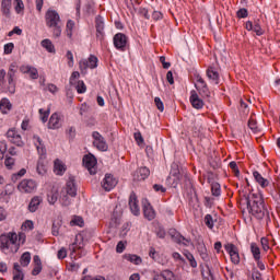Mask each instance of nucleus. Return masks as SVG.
Masks as SVG:
<instances>
[{
	"label": "nucleus",
	"mask_w": 280,
	"mask_h": 280,
	"mask_svg": "<svg viewBox=\"0 0 280 280\" xmlns=\"http://www.w3.org/2000/svg\"><path fill=\"white\" fill-rule=\"evenodd\" d=\"M92 137L94 139L93 141L94 148L98 149L101 152H106V150H108V144L106 143V140L104 139V137L100 135V132L94 131L92 133Z\"/></svg>",
	"instance_id": "nucleus-7"
},
{
	"label": "nucleus",
	"mask_w": 280,
	"mask_h": 280,
	"mask_svg": "<svg viewBox=\"0 0 280 280\" xmlns=\"http://www.w3.org/2000/svg\"><path fill=\"white\" fill-rule=\"evenodd\" d=\"M190 104L192 108H196L197 110H200V108H203L205 106V101L200 98L198 93L196 91L190 92Z\"/></svg>",
	"instance_id": "nucleus-14"
},
{
	"label": "nucleus",
	"mask_w": 280,
	"mask_h": 280,
	"mask_svg": "<svg viewBox=\"0 0 280 280\" xmlns=\"http://www.w3.org/2000/svg\"><path fill=\"white\" fill-rule=\"evenodd\" d=\"M129 207L133 215H139L141 210L139 209V201L137 200V195L132 192L129 197Z\"/></svg>",
	"instance_id": "nucleus-18"
},
{
	"label": "nucleus",
	"mask_w": 280,
	"mask_h": 280,
	"mask_svg": "<svg viewBox=\"0 0 280 280\" xmlns=\"http://www.w3.org/2000/svg\"><path fill=\"white\" fill-rule=\"evenodd\" d=\"M260 244H261L264 250H270V245H268V238L262 237L260 240Z\"/></svg>",
	"instance_id": "nucleus-56"
},
{
	"label": "nucleus",
	"mask_w": 280,
	"mask_h": 280,
	"mask_svg": "<svg viewBox=\"0 0 280 280\" xmlns=\"http://www.w3.org/2000/svg\"><path fill=\"white\" fill-rule=\"evenodd\" d=\"M13 49H14V44L9 43L4 45V54H12Z\"/></svg>",
	"instance_id": "nucleus-59"
},
{
	"label": "nucleus",
	"mask_w": 280,
	"mask_h": 280,
	"mask_svg": "<svg viewBox=\"0 0 280 280\" xmlns=\"http://www.w3.org/2000/svg\"><path fill=\"white\" fill-rule=\"evenodd\" d=\"M42 47H44V49L49 54H56V47L49 39L42 40Z\"/></svg>",
	"instance_id": "nucleus-33"
},
{
	"label": "nucleus",
	"mask_w": 280,
	"mask_h": 280,
	"mask_svg": "<svg viewBox=\"0 0 280 280\" xmlns=\"http://www.w3.org/2000/svg\"><path fill=\"white\" fill-rule=\"evenodd\" d=\"M48 202L49 205H56L58 202V192H50L48 195Z\"/></svg>",
	"instance_id": "nucleus-45"
},
{
	"label": "nucleus",
	"mask_w": 280,
	"mask_h": 280,
	"mask_svg": "<svg viewBox=\"0 0 280 280\" xmlns=\"http://www.w3.org/2000/svg\"><path fill=\"white\" fill-rule=\"evenodd\" d=\"M22 229H28V231H32V229H34V222L32 221H25L23 224H22Z\"/></svg>",
	"instance_id": "nucleus-60"
},
{
	"label": "nucleus",
	"mask_w": 280,
	"mask_h": 280,
	"mask_svg": "<svg viewBox=\"0 0 280 280\" xmlns=\"http://www.w3.org/2000/svg\"><path fill=\"white\" fill-rule=\"evenodd\" d=\"M10 10H12V0H2L1 11L4 16H10Z\"/></svg>",
	"instance_id": "nucleus-28"
},
{
	"label": "nucleus",
	"mask_w": 280,
	"mask_h": 280,
	"mask_svg": "<svg viewBox=\"0 0 280 280\" xmlns=\"http://www.w3.org/2000/svg\"><path fill=\"white\" fill-rule=\"evenodd\" d=\"M142 209H143L144 218H147V220H154V218H156V213L154 212V209L148 202V200L142 201Z\"/></svg>",
	"instance_id": "nucleus-15"
},
{
	"label": "nucleus",
	"mask_w": 280,
	"mask_h": 280,
	"mask_svg": "<svg viewBox=\"0 0 280 280\" xmlns=\"http://www.w3.org/2000/svg\"><path fill=\"white\" fill-rule=\"evenodd\" d=\"M26 235L23 232L16 234V232H8L0 235V250L4 255H14L19 253V248L25 244Z\"/></svg>",
	"instance_id": "nucleus-1"
},
{
	"label": "nucleus",
	"mask_w": 280,
	"mask_h": 280,
	"mask_svg": "<svg viewBox=\"0 0 280 280\" xmlns=\"http://www.w3.org/2000/svg\"><path fill=\"white\" fill-rule=\"evenodd\" d=\"M0 110L3 113V115H7V113H10L12 110V103H10V100L2 98L0 101Z\"/></svg>",
	"instance_id": "nucleus-25"
},
{
	"label": "nucleus",
	"mask_w": 280,
	"mask_h": 280,
	"mask_svg": "<svg viewBox=\"0 0 280 280\" xmlns=\"http://www.w3.org/2000/svg\"><path fill=\"white\" fill-rule=\"evenodd\" d=\"M62 226V218L58 217L54 222H52V230L51 233L55 236L60 235V228Z\"/></svg>",
	"instance_id": "nucleus-26"
},
{
	"label": "nucleus",
	"mask_w": 280,
	"mask_h": 280,
	"mask_svg": "<svg viewBox=\"0 0 280 280\" xmlns=\"http://www.w3.org/2000/svg\"><path fill=\"white\" fill-rule=\"evenodd\" d=\"M14 2H15V12L18 14H21V12L25 10V4H23V0H14Z\"/></svg>",
	"instance_id": "nucleus-41"
},
{
	"label": "nucleus",
	"mask_w": 280,
	"mask_h": 280,
	"mask_svg": "<svg viewBox=\"0 0 280 280\" xmlns=\"http://www.w3.org/2000/svg\"><path fill=\"white\" fill-rule=\"evenodd\" d=\"M15 73H16V66H14V63H12L9 68L8 79H14Z\"/></svg>",
	"instance_id": "nucleus-53"
},
{
	"label": "nucleus",
	"mask_w": 280,
	"mask_h": 280,
	"mask_svg": "<svg viewBox=\"0 0 280 280\" xmlns=\"http://www.w3.org/2000/svg\"><path fill=\"white\" fill-rule=\"evenodd\" d=\"M128 43V37L125 34L118 33L114 36V45L116 49H124Z\"/></svg>",
	"instance_id": "nucleus-16"
},
{
	"label": "nucleus",
	"mask_w": 280,
	"mask_h": 280,
	"mask_svg": "<svg viewBox=\"0 0 280 280\" xmlns=\"http://www.w3.org/2000/svg\"><path fill=\"white\" fill-rule=\"evenodd\" d=\"M7 137L10 143H13L19 148L23 145V138L21 137V133L16 129H9L7 132Z\"/></svg>",
	"instance_id": "nucleus-9"
},
{
	"label": "nucleus",
	"mask_w": 280,
	"mask_h": 280,
	"mask_svg": "<svg viewBox=\"0 0 280 280\" xmlns=\"http://www.w3.org/2000/svg\"><path fill=\"white\" fill-rule=\"evenodd\" d=\"M124 259L127 261H130L131 264H135L136 266H139L141 264V257L132 254H126L124 255Z\"/></svg>",
	"instance_id": "nucleus-32"
},
{
	"label": "nucleus",
	"mask_w": 280,
	"mask_h": 280,
	"mask_svg": "<svg viewBox=\"0 0 280 280\" xmlns=\"http://www.w3.org/2000/svg\"><path fill=\"white\" fill-rule=\"evenodd\" d=\"M253 31L257 36H261L264 34V30H261V26L259 24H255Z\"/></svg>",
	"instance_id": "nucleus-58"
},
{
	"label": "nucleus",
	"mask_w": 280,
	"mask_h": 280,
	"mask_svg": "<svg viewBox=\"0 0 280 280\" xmlns=\"http://www.w3.org/2000/svg\"><path fill=\"white\" fill-rule=\"evenodd\" d=\"M62 117L58 113H54L48 121V128L50 130H58V128H62V122H61Z\"/></svg>",
	"instance_id": "nucleus-13"
},
{
	"label": "nucleus",
	"mask_w": 280,
	"mask_h": 280,
	"mask_svg": "<svg viewBox=\"0 0 280 280\" xmlns=\"http://www.w3.org/2000/svg\"><path fill=\"white\" fill-rule=\"evenodd\" d=\"M175 242H177V244H184V246H189L190 241L185 238L183 235L178 234L175 237Z\"/></svg>",
	"instance_id": "nucleus-42"
},
{
	"label": "nucleus",
	"mask_w": 280,
	"mask_h": 280,
	"mask_svg": "<svg viewBox=\"0 0 280 280\" xmlns=\"http://www.w3.org/2000/svg\"><path fill=\"white\" fill-rule=\"evenodd\" d=\"M33 139L37 148V152L40 155L36 167L37 174H39V176H45V174H47V164H45V160L43 159V156L47 154V150L45 149V145L43 144V140L40 139V137L34 136Z\"/></svg>",
	"instance_id": "nucleus-4"
},
{
	"label": "nucleus",
	"mask_w": 280,
	"mask_h": 280,
	"mask_svg": "<svg viewBox=\"0 0 280 280\" xmlns=\"http://www.w3.org/2000/svg\"><path fill=\"white\" fill-rule=\"evenodd\" d=\"M185 178V175L180 174V171L178 168H173L171 172V175L168 177V182L172 185V187H178L180 185V180Z\"/></svg>",
	"instance_id": "nucleus-12"
},
{
	"label": "nucleus",
	"mask_w": 280,
	"mask_h": 280,
	"mask_svg": "<svg viewBox=\"0 0 280 280\" xmlns=\"http://www.w3.org/2000/svg\"><path fill=\"white\" fill-rule=\"evenodd\" d=\"M46 25L52 30V36L55 38H60L62 34V22L60 21V15L55 10H48L46 12Z\"/></svg>",
	"instance_id": "nucleus-3"
},
{
	"label": "nucleus",
	"mask_w": 280,
	"mask_h": 280,
	"mask_svg": "<svg viewBox=\"0 0 280 280\" xmlns=\"http://www.w3.org/2000/svg\"><path fill=\"white\" fill-rule=\"evenodd\" d=\"M153 189L158 194H165V191H167V189L165 187H163V185H161V184H154Z\"/></svg>",
	"instance_id": "nucleus-50"
},
{
	"label": "nucleus",
	"mask_w": 280,
	"mask_h": 280,
	"mask_svg": "<svg viewBox=\"0 0 280 280\" xmlns=\"http://www.w3.org/2000/svg\"><path fill=\"white\" fill-rule=\"evenodd\" d=\"M73 27H75V23L69 20L66 25V34L68 38H71V36H73Z\"/></svg>",
	"instance_id": "nucleus-36"
},
{
	"label": "nucleus",
	"mask_w": 280,
	"mask_h": 280,
	"mask_svg": "<svg viewBox=\"0 0 280 280\" xmlns=\"http://www.w3.org/2000/svg\"><path fill=\"white\" fill-rule=\"evenodd\" d=\"M37 184L33 179H23L19 185L18 189L21 194H33L36 191Z\"/></svg>",
	"instance_id": "nucleus-6"
},
{
	"label": "nucleus",
	"mask_w": 280,
	"mask_h": 280,
	"mask_svg": "<svg viewBox=\"0 0 280 280\" xmlns=\"http://www.w3.org/2000/svg\"><path fill=\"white\" fill-rule=\"evenodd\" d=\"M224 248L226 253H229L232 264H240V250L234 244L229 243L224 246Z\"/></svg>",
	"instance_id": "nucleus-11"
},
{
	"label": "nucleus",
	"mask_w": 280,
	"mask_h": 280,
	"mask_svg": "<svg viewBox=\"0 0 280 280\" xmlns=\"http://www.w3.org/2000/svg\"><path fill=\"white\" fill-rule=\"evenodd\" d=\"M154 103H155V106L158 108V110H160L161 113H163V110L165 109L164 105H163V101H161L160 97H155L154 98Z\"/></svg>",
	"instance_id": "nucleus-49"
},
{
	"label": "nucleus",
	"mask_w": 280,
	"mask_h": 280,
	"mask_svg": "<svg viewBox=\"0 0 280 280\" xmlns=\"http://www.w3.org/2000/svg\"><path fill=\"white\" fill-rule=\"evenodd\" d=\"M248 128H250L253 132H257V120H255L254 118H250L248 120Z\"/></svg>",
	"instance_id": "nucleus-51"
},
{
	"label": "nucleus",
	"mask_w": 280,
	"mask_h": 280,
	"mask_svg": "<svg viewBox=\"0 0 280 280\" xmlns=\"http://www.w3.org/2000/svg\"><path fill=\"white\" fill-rule=\"evenodd\" d=\"M250 250L255 261H259V259H261V250L259 249V246H257L256 243H252Z\"/></svg>",
	"instance_id": "nucleus-31"
},
{
	"label": "nucleus",
	"mask_w": 280,
	"mask_h": 280,
	"mask_svg": "<svg viewBox=\"0 0 280 280\" xmlns=\"http://www.w3.org/2000/svg\"><path fill=\"white\" fill-rule=\"evenodd\" d=\"M186 259L189 261V265L191 268H197L198 262H196V258H194V255L189 252H186L185 254Z\"/></svg>",
	"instance_id": "nucleus-37"
},
{
	"label": "nucleus",
	"mask_w": 280,
	"mask_h": 280,
	"mask_svg": "<svg viewBox=\"0 0 280 280\" xmlns=\"http://www.w3.org/2000/svg\"><path fill=\"white\" fill-rule=\"evenodd\" d=\"M252 279L253 280H261V275L259 273V271H254L252 273Z\"/></svg>",
	"instance_id": "nucleus-64"
},
{
	"label": "nucleus",
	"mask_w": 280,
	"mask_h": 280,
	"mask_svg": "<svg viewBox=\"0 0 280 280\" xmlns=\"http://www.w3.org/2000/svg\"><path fill=\"white\" fill-rule=\"evenodd\" d=\"M83 165L89 170L90 174H97V170L95 168L97 165V159H95V155H84Z\"/></svg>",
	"instance_id": "nucleus-8"
},
{
	"label": "nucleus",
	"mask_w": 280,
	"mask_h": 280,
	"mask_svg": "<svg viewBox=\"0 0 280 280\" xmlns=\"http://www.w3.org/2000/svg\"><path fill=\"white\" fill-rule=\"evenodd\" d=\"M5 152H8V144L2 141L0 142V161H3V156H5Z\"/></svg>",
	"instance_id": "nucleus-43"
},
{
	"label": "nucleus",
	"mask_w": 280,
	"mask_h": 280,
	"mask_svg": "<svg viewBox=\"0 0 280 280\" xmlns=\"http://www.w3.org/2000/svg\"><path fill=\"white\" fill-rule=\"evenodd\" d=\"M117 178H115L112 174H106L101 185L105 191H110L117 187Z\"/></svg>",
	"instance_id": "nucleus-10"
},
{
	"label": "nucleus",
	"mask_w": 280,
	"mask_h": 280,
	"mask_svg": "<svg viewBox=\"0 0 280 280\" xmlns=\"http://www.w3.org/2000/svg\"><path fill=\"white\" fill-rule=\"evenodd\" d=\"M97 68V57L91 55L89 59H82L79 62V69L81 73H86V69H95Z\"/></svg>",
	"instance_id": "nucleus-5"
},
{
	"label": "nucleus",
	"mask_w": 280,
	"mask_h": 280,
	"mask_svg": "<svg viewBox=\"0 0 280 280\" xmlns=\"http://www.w3.org/2000/svg\"><path fill=\"white\" fill-rule=\"evenodd\" d=\"M205 224L208 226V229H213V218L211 214H207L205 217Z\"/></svg>",
	"instance_id": "nucleus-48"
},
{
	"label": "nucleus",
	"mask_w": 280,
	"mask_h": 280,
	"mask_svg": "<svg viewBox=\"0 0 280 280\" xmlns=\"http://www.w3.org/2000/svg\"><path fill=\"white\" fill-rule=\"evenodd\" d=\"M211 191H212V196H220L221 194V188H220V184L214 182L211 184Z\"/></svg>",
	"instance_id": "nucleus-39"
},
{
	"label": "nucleus",
	"mask_w": 280,
	"mask_h": 280,
	"mask_svg": "<svg viewBox=\"0 0 280 280\" xmlns=\"http://www.w3.org/2000/svg\"><path fill=\"white\" fill-rule=\"evenodd\" d=\"M40 202H43V198L35 196L32 198L30 205H28V210L31 213H34L38 210V207L40 206Z\"/></svg>",
	"instance_id": "nucleus-23"
},
{
	"label": "nucleus",
	"mask_w": 280,
	"mask_h": 280,
	"mask_svg": "<svg viewBox=\"0 0 280 280\" xmlns=\"http://www.w3.org/2000/svg\"><path fill=\"white\" fill-rule=\"evenodd\" d=\"M133 137H135L138 145H143V136L141 135V132L138 131V132L133 133Z\"/></svg>",
	"instance_id": "nucleus-54"
},
{
	"label": "nucleus",
	"mask_w": 280,
	"mask_h": 280,
	"mask_svg": "<svg viewBox=\"0 0 280 280\" xmlns=\"http://www.w3.org/2000/svg\"><path fill=\"white\" fill-rule=\"evenodd\" d=\"M150 176V168L148 167H140L136 173H135V180H145Z\"/></svg>",
	"instance_id": "nucleus-21"
},
{
	"label": "nucleus",
	"mask_w": 280,
	"mask_h": 280,
	"mask_svg": "<svg viewBox=\"0 0 280 280\" xmlns=\"http://www.w3.org/2000/svg\"><path fill=\"white\" fill-rule=\"evenodd\" d=\"M199 93L203 97H211V92H209V88H207V85H201V89L199 90Z\"/></svg>",
	"instance_id": "nucleus-47"
},
{
	"label": "nucleus",
	"mask_w": 280,
	"mask_h": 280,
	"mask_svg": "<svg viewBox=\"0 0 280 280\" xmlns=\"http://www.w3.org/2000/svg\"><path fill=\"white\" fill-rule=\"evenodd\" d=\"M126 249V244H124V242H118L117 246H116V253H121L122 250Z\"/></svg>",
	"instance_id": "nucleus-63"
},
{
	"label": "nucleus",
	"mask_w": 280,
	"mask_h": 280,
	"mask_svg": "<svg viewBox=\"0 0 280 280\" xmlns=\"http://www.w3.org/2000/svg\"><path fill=\"white\" fill-rule=\"evenodd\" d=\"M57 257H58V259H65V257H67V249H65V248L59 249Z\"/></svg>",
	"instance_id": "nucleus-62"
},
{
	"label": "nucleus",
	"mask_w": 280,
	"mask_h": 280,
	"mask_svg": "<svg viewBox=\"0 0 280 280\" xmlns=\"http://www.w3.org/2000/svg\"><path fill=\"white\" fill-rule=\"evenodd\" d=\"M71 226H84V219H82V217H74L71 221H70Z\"/></svg>",
	"instance_id": "nucleus-38"
},
{
	"label": "nucleus",
	"mask_w": 280,
	"mask_h": 280,
	"mask_svg": "<svg viewBox=\"0 0 280 280\" xmlns=\"http://www.w3.org/2000/svg\"><path fill=\"white\" fill-rule=\"evenodd\" d=\"M20 71L22 73H28L30 78H32V80H38V70L32 66H22L20 68Z\"/></svg>",
	"instance_id": "nucleus-19"
},
{
	"label": "nucleus",
	"mask_w": 280,
	"mask_h": 280,
	"mask_svg": "<svg viewBox=\"0 0 280 280\" xmlns=\"http://www.w3.org/2000/svg\"><path fill=\"white\" fill-rule=\"evenodd\" d=\"M79 78H80V72L78 71L72 72L70 77V84H75V80H78Z\"/></svg>",
	"instance_id": "nucleus-57"
},
{
	"label": "nucleus",
	"mask_w": 280,
	"mask_h": 280,
	"mask_svg": "<svg viewBox=\"0 0 280 280\" xmlns=\"http://www.w3.org/2000/svg\"><path fill=\"white\" fill-rule=\"evenodd\" d=\"M153 280H174V272L170 270H163L153 277Z\"/></svg>",
	"instance_id": "nucleus-24"
},
{
	"label": "nucleus",
	"mask_w": 280,
	"mask_h": 280,
	"mask_svg": "<svg viewBox=\"0 0 280 280\" xmlns=\"http://www.w3.org/2000/svg\"><path fill=\"white\" fill-rule=\"evenodd\" d=\"M253 175H254L256 183H258V185H260V187H268V185H270L268 179L264 178V176H261V174H259V172L255 171L253 173Z\"/></svg>",
	"instance_id": "nucleus-27"
},
{
	"label": "nucleus",
	"mask_w": 280,
	"mask_h": 280,
	"mask_svg": "<svg viewBox=\"0 0 280 280\" xmlns=\"http://www.w3.org/2000/svg\"><path fill=\"white\" fill-rule=\"evenodd\" d=\"M96 38H100V40H102V38H104V19H102V16H96Z\"/></svg>",
	"instance_id": "nucleus-20"
},
{
	"label": "nucleus",
	"mask_w": 280,
	"mask_h": 280,
	"mask_svg": "<svg viewBox=\"0 0 280 280\" xmlns=\"http://www.w3.org/2000/svg\"><path fill=\"white\" fill-rule=\"evenodd\" d=\"M236 16L238 19H246V16H248V10L246 9H240L237 12H236Z\"/></svg>",
	"instance_id": "nucleus-52"
},
{
	"label": "nucleus",
	"mask_w": 280,
	"mask_h": 280,
	"mask_svg": "<svg viewBox=\"0 0 280 280\" xmlns=\"http://www.w3.org/2000/svg\"><path fill=\"white\" fill-rule=\"evenodd\" d=\"M152 19L154 21H161V19H163V13H161V11H154L152 14Z\"/></svg>",
	"instance_id": "nucleus-61"
},
{
	"label": "nucleus",
	"mask_w": 280,
	"mask_h": 280,
	"mask_svg": "<svg viewBox=\"0 0 280 280\" xmlns=\"http://www.w3.org/2000/svg\"><path fill=\"white\" fill-rule=\"evenodd\" d=\"M23 271L21 270V265L15 262L13 265V280H23Z\"/></svg>",
	"instance_id": "nucleus-29"
},
{
	"label": "nucleus",
	"mask_w": 280,
	"mask_h": 280,
	"mask_svg": "<svg viewBox=\"0 0 280 280\" xmlns=\"http://www.w3.org/2000/svg\"><path fill=\"white\" fill-rule=\"evenodd\" d=\"M49 113H51V109H39V115H40V119L43 121V124H46L47 119H49Z\"/></svg>",
	"instance_id": "nucleus-40"
},
{
	"label": "nucleus",
	"mask_w": 280,
	"mask_h": 280,
	"mask_svg": "<svg viewBox=\"0 0 280 280\" xmlns=\"http://www.w3.org/2000/svg\"><path fill=\"white\" fill-rule=\"evenodd\" d=\"M77 91L78 93H86V84H84V81H78Z\"/></svg>",
	"instance_id": "nucleus-46"
},
{
	"label": "nucleus",
	"mask_w": 280,
	"mask_h": 280,
	"mask_svg": "<svg viewBox=\"0 0 280 280\" xmlns=\"http://www.w3.org/2000/svg\"><path fill=\"white\" fill-rule=\"evenodd\" d=\"M14 163L15 161L13 158L7 156L4 160V165L7 170H12L14 167Z\"/></svg>",
	"instance_id": "nucleus-44"
},
{
	"label": "nucleus",
	"mask_w": 280,
	"mask_h": 280,
	"mask_svg": "<svg viewBox=\"0 0 280 280\" xmlns=\"http://www.w3.org/2000/svg\"><path fill=\"white\" fill-rule=\"evenodd\" d=\"M4 92L10 93L11 95L16 93V83H14V79H8V84L4 85Z\"/></svg>",
	"instance_id": "nucleus-30"
},
{
	"label": "nucleus",
	"mask_w": 280,
	"mask_h": 280,
	"mask_svg": "<svg viewBox=\"0 0 280 280\" xmlns=\"http://www.w3.org/2000/svg\"><path fill=\"white\" fill-rule=\"evenodd\" d=\"M30 261H32V254H30V252L22 254L20 258L21 266H24V267L30 266Z\"/></svg>",
	"instance_id": "nucleus-35"
},
{
	"label": "nucleus",
	"mask_w": 280,
	"mask_h": 280,
	"mask_svg": "<svg viewBox=\"0 0 280 280\" xmlns=\"http://www.w3.org/2000/svg\"><path fill=\"white\" fill-rule=\"evenodd\" d=\"M66 194L71 196V198H75L78 196V188L75 187V179L70 177L66 185Z\"/></svg>",
	"instance_id": "nucleus-17"
},
{
	"label": "nucleus",
	"mask_w": 280,
	"mask_h": 280,
	"mask_svg": "<svg viewBox=\"0 0 280 280\" xmlns=\"http://www.w3.org/2000/svg\"><path fill=\"white\" fill-rule=\"evenodd\" d=\"M245 202L247 205L248 212L257 218L258 220H264L268 210L264 205V197L260 192H249L248 196H245Z\"/></svg>",
	"instance_id": "nucleus-2"
},
{
	"label": "nucleus",
	"mask_w": 280,
	"mask_h": 280,
	"mask_svg": "<svg viewBox=\"0 0 280 280\" xmlns=\"http://www.w3.org/2000/svg\"><path fill=\"white\" fill-rule=\"evenodd\" d=\"M207 75H208L209 80H213V82H215V84H219L218 80H220V74L218 73V71H215V69L209 68L207 70Z\"/></svg>",
	"instance_id": "nucleus-34"
},
{
	"label": "nucleus",
	"mask_w": 280,
	"mask_h": 280,
	"mask_svg": "<svg viewBox=\"0 0 280 280\" xmlns=\"http://www.w3.org/2000/svg\"><path fill=\"white\" fill-rule=\"evenodd\" d=\"M66 58L68 59V66L73 67V52L71 50L67 51Z\"/></svg>",
	"instance_id": "nucleus-55"
},
{
	"label": "nucleus",
	"mask_w": 280,
	"mask_h": 280,
	"mask_svg": "<svg viewBox=\"0 0 280 280\" xmlns=\"http://www.w3.org/2000/svg\"><path fill=\"white\" fill-rule=\"evenodd\" d=\"M54 172L55 174H57V176H62V174L67 172V166L65 165V163H62V161L55 160Z\"/></svg>",
	"instance_id": "nucleus-22"
}]
</instances>
